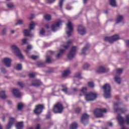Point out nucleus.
Instances as JSON below:
<instances>
[{"label":"nucleus","instance_id":"f257e3e1","mask_svg":"<svg viewBox=\"0 0 129 129\" xmlns=\"http://www.w3.org/2000/svg\"><path fill=\"white\" fill-rule=\"evenodd\" d=\"M63 109H64V107L62 103L58 102L54 105L52 108V111L54 113H62L63 112Z\"/></svg>","mask_w":129,"mask_h":129},{"label":"nucleus","instance_id":"f03ea898","mask_svg":"<svg viewBox=\"0 0 129 129\" xmlns=\"http://www.w3.org/2000/svg\"><path fill=\"white\" fill-rule=\"evenodd\" d=\"M104 90V97L105 98H110L111 95L110 94V91L111 88L110 85L109 84H106L104 86L102 87Z\"/></svg>","mask_w":129,"mask_h":129},{"label":"nucleus","instance_id":"7ed1b4c3","mask_svg":"<svg viewBox=\"0 0 129 129\" xmlns=\"http://www.w3.org/2000/svg\"><path fill=\"white\" fill-rule=\"evenodd\" d=\"M71 44H72V40L69 39V41L67 42V45L63 46V47L65 49H60L59 51V53H58L57 55L56 56V58H60L62 54H63V53H64V52L66 51V50H68V49H69V47H70V45H71Z\"/></svg>","mask_w":129,"mask_h":129},{"label":"nucleus","instance_id":"20e7f679","mask_svg":"<svg viewBox=\"0 0 129 129\" xmlns=\"http://www.w3.org/2000/svg\"><path fill=\"white\" fill-rule=\"evenodd\" d=\"M119 36L117 35H114L111 37H105L104 41L105 42H108L110 43H113L115 42V41H117V40H119Z\"/></svg>","mask_w":129,"mask_h":129},{"label":"nucleus","instance_id":"39448f33","mask_svg":"<svg viewBox=\"0 0 129 129\" xmlns=\"http://www.w3.org/2000/svg\"><path fill=\"white\" fill-rule=\"evenodd\" d=\"M11 48L18 58L20 59H24V56H23V54L21 53V50H20V49H19L18 46L16 45H12L11 46Z\"/></svg>","mask_w":129,"mask_h":129},{"label":"nucleus","instance_id":"423d86ee","mask_svg":"<svg viewBox=\"0 0 129 129\" xmlns=\"http://www.w3.org/2000/svg\"><path fill=\"white\" fill-rule=\"evenodd\" d=\"M103 112H106V109L97 108L94 110V114L95 117H102L103 116Z\"/></svg>","mask_w":129,"mask_h":129},{"label":"nucleus","instance_id":"0eeeda50","mask_svg":"<svg viewBox=\"0 0 129 129\" xmlns=\"http://www.w3.org/2000/svg\"><path fill=\"white\" fill-rule=\"evenodd\" d=\"M76 51H77V47L76 46H73L70 51L69 52V54L68 55V57L70 60H72V59H73L74 58V56H75V54H76Z\"/></svg>","mask_w":129,"mask_h":129},{"label":"nucleus","instance_id":"6e6552de","mask_svg":"<svg viewBox=\"0 0 129 129\" xmlns=\"http://www.w3.org/2000/svg\"><path fill=\"white\" fill-rule=\"evenodd\" d=\"M119 105V103H114V110L115 112H121V113H123L126 111V110L125 109H123L122 108H118V106Z\"/></svg>","mask_w":129,"mask_h":129},{"label":"nucleus","instance_id":"1a4fd4ad","mask_svg":"<svg viewBox=\"0 0 129 129\" xmlns=\"http://www.w3.org/2000/svg\"><path fill=\"white\" fill-rule=\"evenodd\" d=\"M44 108V107L43 105L42 104L37 105L36 106L35 110H34V113H35V114H40V113H41V112H42Z\"/></svg>","mask_w":129,"mask_h":129},{"label":"nucleus","instance_id":"9d476101","mask_svg":"<svg viewBox=\"0 0 129 129\" xmlns=\"http://www.w3.org/2000/svg\"><path fill=\"white\" fill-rule=\"evenodd\" d=\"M89 118V115L84 113L83 114L81 118V121L82 123L84 124L85 125L86 124H87L88 123V119Z\"/></svg>","mask_w":129,"mask_h":129},{"label":"nucleus","instance_id":"9b49d317","mask_svg":"<svg viewBox=\"0 0 129 129\" xmlns=\"http://www.w3.org/2000/svg\"><path fill=\"white\" fill-rule=\"evenodd\" d=\"M12 93L15 97H16L17 98H20V97L22 96L20 90L18 89H13L12 90Z\"/></svg>","mask_w":129,"mask_h":129},{"label":"nucleus","instance_id":"f8f14e48","mask_svg":"<svg viewBox=\"0 0 129 129\" xmlns=\"http://www.w3.org/2000/svg\"><path fill=\"white\" fill-rule=\"evenodd\" d=\"M78 32L79 34L83 36V35H85L86 34V29L83 26H79L78 28Z\"/></svg>","mask_w":129,"mask_h":129},{"label":"nucleus","instance_id":"ddd939ff","mask_svg":"<svg viewBox=\"0 0 129 129\" xmlns=\"http://www.w3.org/2000/svg\"><path fill=\"white\" fill-rule=\"evenodd\" d=\"M67 28L70 30V31H67V34L68 37H70L71 36V33L73 32V27L72 26V24H71V22H69L68 24L67 25Z\"/></svg>","mask_w":129,"mask_h":129},{"label":"nucleus","instance_id":"4468645a","mask_svg":"<svg viewBox=\"0 0 129 129\" xmlns=\"http://www.w3.org/2000/svg\"><path fill=\"white\" fill-rule=\"evenodd\" d=\"M14 122H15V118L13 117H10L9 118V121L8 122V124L6 126V129H11V128L12 127V125L14 124Z\"/></svg>","mask_w":129,"mask_h":129},{"label":"nucleus","instance_id":"2eb2a0df","mask_svg":"<svg viewBox=\"0 0 129 129\" xmlns=\"http://www.w3.org/2000/svg\"><path fill=\"white\" fill-rule=\"evenodd\" d=\"M3 62L6 67H10L12 64V59L9 58H5L3 60Z\"/></svg>","mask_w":129,"mask_h":129},{"label":"nucleus","instance_id":"dca6fc26","mask_svg":"<svg viewBox=\"0 0 129 129\" xmlns=\"http://www.w3.org/2000/svg\"><path fill=\"white\" fill-rule=\"evenodd\" d=\"M97 73H105L106 69L103 67H99L96 70Z\"/></svg>","mask_w":129,"mask_h":129},{"label":"nucleus","instance_id":"f3484780","mask_svg":"<svg viewBox=\"0 0 129 129\" xmlns=\"http://www.w3.org/2000/svg\"><path fill=\"white\" fill-rule=\"evenodd\" d=\"M89 44L87 43L86 44V45L85 46V47L84 48L82 49V52L81 53V55H86V54L85 53V52H86V51H87V50H88V48H89Z\"/></svg>","mask_w":129,"mask_h":129},{"label":"nucleus","instance_id":"a211bd4d","mask_svg":"<svg viewBox=\"0 0 129 129\" xmlns=\"http://www.w3.org/2000/svg\"><path fill=\"white\" fill-rule=\"evenodd\" d=\"M16 128L17 129H23L24 128V122H19L16 123Z\"/></svg>","mask_w":129,"mask_h":129},{"label":"nucleus","instance_id":"6ab92c4d","mask_svg":"<svg viewBox=\"0 0 129 129\" xmlns=\"http://www.w3.org/2000/svg\"><path fill=\"white\" fill-rule=\"evenodd\" d=\"M41 81L40 80H35L34 81V83H33L31 85H30L31 86H40L41 84Z\"/></svg>","mask_w":129,"mask_h":129},{"label":"nucleus","instance_id":"aec40b11","mask_svg":"<svg viewBox=\"0 0 129 129\" xmlns=\"http://www.w3.org/2000/svg\"><path fill=\"white\" fill-rule=\"evenodd\" d=\"M122 20H123V16H122V15H118L117 16V20L116 21V23L119 24V23H121Z\"/></svg>","mask_w":129,"mask_h":129},{"label":"nucleus","instance_id":"412c9836","mask_svg":"<svg viewBox=\"0 0 129 129\" xmlns=\"http://www.w3.org/2000/svg\"><path fill=\"white\" fill-rule=\"evenodd\" d=\"M31 30L29 29H25L24 31V36L25 37H30L31 36Z\"/></svg>","mask_w":129,"mask_h":129},{"label":"nucleus","instance_id":"4be33fe9","mask_svg":"<svg viewBox=\"0 0 129 129\" xmlns=\"http://www.w3.org/2000/svg\"><path fill=\"white\" fill-rule=\"evenodd\" d=\"M85 99H86V100H87V101H92V100H91V99H92V98H91V96L90 95V93L85 94Z\"/></svg>","mask_w":129,"mask_h":129},{"label":"nucleus","instance_id":"5701e85b","mask_svg":"<svg viewBox=\"0 0 129 129\" xmlns=\"http://www.w3.org/2000/svg\"><path fill=\"white\" fill-rule=\"evenodd\" d=\"M0 98L2 99H6L7 95H6V92L2 91L0 92Z\"/></svg>","mask_w":129,"mask_h":129},{"label":"nucleus","instance_id":"b1692460","mask_svg":"<svg viewBox=\"0 0 129 129\" xmlns=\"http://www.w3.org/2000/svg\"><path fill=\"white\" fill-rule=\"evenodd\" d=\"M90 94L91 95V99L90 100L93 101V100H95L96 99V98L97 97V95L94 93H90Z\"/></svg>","mask_w":129,"mask_h":129},{"label":"nucleus","instance_id":"393cba45","mask_svg":"<svg viewBox=\"0 0 129 129\" xmlns=\"http://www.w3.org/2000/svg\"><path fill=\"white\" fill-rule=\"evenodd\" d=\"M70 74V70H67L64 71L62 73V77H66V76H68Z\"/></svg>","mask_w":129,"mask_h":129},{"label":"nucleus","instance_id":"a878e982","mask_svg":"<svg viewBox=\"0 0 129 129\" xmlns=\"http://www.w3.org/2000/svg\"><path fill=\"white\" fill-rule=\"evenodd\" d=\"M51 58L52 56L51 55H46V62L48 63L49 64L52 63Z\"/></svg>","mask_w":129,"mask_h":129},{"label":"nucleus","instance_id":"bb28decb","mask_svg":"<svg viewBox=\"0 0 129 129\" xmlns=\"http://www.w3.org/2000/svg\"><path fill=\"white\" fill-rule=\"evenodd\" d=\"M78 126V124H77V123L74 122L71 125L70 128L71 129H77Z\"/></svg>","mask_w":129,"mask_h":129},{"label":"nucleus","instance_id":"cd10ccee","mask_svg":"<svg viewBox=\"0 0 129 129\" xmlns=\"http://www.w3.org/2000/svg\"><path fill=\"white\" fill-rule=\"evenodd\" d=\"M109 3L111 7H116V3L115 0H109Z\"/></svg>","mask_w":129,"mask_h":129},{"label":"nucleus","instance_id":"c85d7f7f","mask_svg":"<svg viewBox=\"0 0 129 129\" xmlns=\"http://www.w3.org/2000/svg\"><path fill=\"white\" fill-rule=\"evenodd\" d=\"M114 79L116 83L118 84H120L121 82V79H120V78L115 76Z\"/></svg>","mask_w":129,"mask_h":129},{"label":"nucleus","instance_id":"c756f323","mask_svg":"<svg viewBox=\"0 0 129 129\" xmlns=\"http://www.w3.org/2000/svg\"><path fill=\"white\" fill-rule=\"evenodd\" d=\"M36 26V24L34 23V22H32L29 25V30L32 31V30H34V28Z\"/></svg>","mask_w":129,"mask_h":129},{"label":"nucleus","instance_id":"7c9ffc66","mask_svg":"<svg viewBox=\"0 0 129 129\" xmlns=\"http://www.w3.org/2000/svg\"><path fill=\"white\" fill-rule=\"evenodd\" d=\"M87 91V88L86 87H83L81 89V92L82 93V94H85L86 93V92Z\"/></svg>","mask_w":129,"mask_h":129},{"label":"nucleus","instance_id":"2f4dec72","mask_svg":"<svg viewBox=\"0 0 129 129\" xmlns=\"http://www.w3.org/2000/svg\"><path fill=\"white\" fill-rule=\"evenodd\" d=\"M61 87H62V89L61 91L64 92V93H67L68 92V88H67L65 86L62 85Z\"/></svg>","mask_w":129,"mask_h":129},{"label":"nucleus","instance_id":"473e14b6","mask_svg":"<svg viewBox=\"0 0 129 129\" xmlns=\"http://www.w3.org/2000/svg\"><path fill=\"white\" fill-rule=\"evenodd\" d=\"M37 66L38 67H45V63L42 62H37Z\"/></svg>","mask_w":129,"mask_h":129},{"label":"nucleus","instance_id":"72a5a7b5","mask_svg":"<svg viewBox=\"0 0 129 129\" xmlns=\"http://www.w3.org/2000/svg\"><path fill=\"white\" fill-rule=\"evenodd\" d=\"M75 77L79 78V79H82V77L81 76V74L80 73H77L75 75Z\"/></svg>","mask_w":129,"mask_h":129},{"label":"nucleus","instance_id":"f704fd0d","mask_svg":"<svg viewBox=\"0 0 129 129\" xmlns=\"http://www.w3.org/2000/svg\"><path fill=\"white\" fill-rule=\"evenodd\" d=\"M23 107H24V104H23V103H18V109H19V110H21V109H22Z\"/></svg>","mask_w":129,"mask_h":129},{"label":"nucleus","instance_id":"c9c22d12","mask_svg":"<svg viewBox=\"0 0 129 129\" xmlns=\"http://www.w3.org/2000/svg\"><path fill=\"white\" fill-rule=\"evenodd\" d=\"M44 19L46 20V21H50L51 20V17L50 15H46L44 16Z\"/></svg>","mask_w":129,"mask_h":129},{"label":"nucleus","instance_id":"e433bc0d","mask_svg":"<svg viewBox=\"0 0 129 129\" xmlns=\"http://www.w3.org/2000/svg\"><path fill=\"white\" fill-rule=\"evenodd\" d=\"M28 76L30 78H34L36 76V74L35 73H30L28 74Z\"/></svg>","mask_w":129,"mask_h":129},{"label":"nucleus","instance_id":"4c0bfd02","mask_svg":"<svg viewBox=\"0 0 129 129\" xmlns=\"http://www.w3.org/2000/svg\"><path fill=\"white\" fill-rule=\"evenodd\" d=\"M22 67L21 64H17L16 68V70H18V71L22 70Z\"/></svg>","mask_w":129,"mask_h":129},{"label":"nucleus","instance_id":"58836bf2","mask_svg":"<svg viewBox=\"0 0 129 129\" xmlns=\"http://www.w3.org/2000/svg\"><path fill=\"white\" fill-rule=\"evenodd\" d=\"M63 2H64V0H60L59 3V6L61 11H62V9L63 8Z\"/></svg>","mask_w":129,"mask_h":129},{"label":"nucleus","instance_id":"ea45409f","mask_svg":"<svg viewBox=\"0 0 129 129\" xmlns=\"http://www.w3.org/2000/svg\"><path fill=\"white\" fill-rule=\"evenodd\" d=\"M29 50H32V45H29L27 46V49L25 50L26 53H29Z\"/></svg>","mask_w":129,"mask_h":129},{"label":"nucleus","instance_id":"a19ab883","mask_svg":"<svg viewBox=\"0 0 129 129\" xmlns=\"http://www.w3.org/2000/svg\"><path fill=\"white\" fill-rule=\"evenodd\" d=\"M89 64L88 63H85L84 66H83V69H85V70H87V69H88L89 68Z\"/></svg>","mask_w":129,"mask_h":129},{"label":"nucleus","instance_id":"79ce46f5","mask_svg":"<svg viewBox=\"0 0 129 129\" xmlns=\"http://www.w3.org/2000/svg\"><path fill=\"white\" fill-rule=\"evenodd\" d=\"M18 85H19L21 88H24V87H25V84H23V83L21 82H18Z\"/></svg>","mask_w":129,"mask_h":129},{"label":"nucleus","instance_id":"37998d69","mask_svg":"<svg viewBox=\"0 0 129 129\" xmlns=\"http://www.w3.org/2000/svg\"><path fill=\"white\" fill-rule=\"evenodd\" d=\"M22 45H25L26 44H28V39L27 38L22 39Z\"/></svg>","mask_w":129,"mask_h":129},{"label":"nucleus","instance_id":"c03bdc74","mask_svg":"<svg viewBox=\"0 0 129 129\" xmlns=\"http://www.w3.org/2000/svg\"><path fill=\"white\" fill-rule=\"evenodd\" d=\"M7 7L9 9H12V8H14V4L12 3H9L7 5Z\"/></svg>","mask_w":129,"mask_h":129},{"label":"nucleus","instance_id":"a18cd8bd","mask_svg":"<svg viewBox=\"0 0 129 129\" xmlns=\"http://www.w3.org/2000/svg\"><path fill=\"white\" fill-rule=\"evenodd\" d=\"M88 84L89 87H91V88L94 87V83H93V82H89Z\"/></svg>","mask_w":129,"mask_h":129},{"label":"nucleus","instance_id":"49530a36","mask_svg":"<svg viewBox=\"0 0 129 129\" xmlns=\"http://www.w3.org/2000/svg\"><path fill=\"white\" fill-rule=\"evenodd\" d=\"M24 23V21L21 19L18 20L17 23H16V25H22Z\"/></svg>","mask_w":129,"mask_h":129},{"label":"nucleus","instance_id":"de8ad7c7","mask_svg":"<svg viewBox=\"0 0 129 129\" xmlns=\"http://www.w3.org/2000/svg\"><path fill=\"white\" fill-rule=\"evenodd\" d=\"M117 74H121L122 73V69H118L116 71Z\"/></svg>","mask_w":129,"mask_h":129},{"label":"nucleus","instance_id":"09e8293b","mask_svg":"<svg viewBox=\"0 0 129 129\" xmlns=\"http://www.w3.org/2000/svg\"><path fill=\"white\" fill-rule=\"evenodd\" d=\"M80 111H81V108H77L75 109L76 113H80Z\"/></svg>","mask_w":129,"mask_h":129},{"label":"nucleus","instance_id":"8fccbe9b","mask_svg":"<svg viewBox=\"0 0 129 129\" xmlns=\"http://www.w3.org/2000/svg\"><path fill=\"white\" fill-rule=\"evenodd\" d=\"M51 28H52V30L53 31V32H56V25L53 24L51 26Z\"/></svg>","mask_w":129,"mask_h":129},{"label":"nucleus","instance_id":"3c124183","mask_svg":"<svg viewBox=\"0 0 129 129\" xmlns=\"http://www.w3.org/2000/svg\"><path fill=\"white\" fill-rule=\"evenodd\" d=\"M31 58L33 60H37V59H38V56L33 55L31 56Z\"/></svg>","mask_w":129,"mask_h":129},{"label":"nucleus","instance_id":"603ef678","mask_svg":"<svg viewBox=\"0 0 129 129\" xmlns=\"http://www.w3.org/2000/svg\"><path fill=\"white\" fill-rule=\"evenodd\" d=\"M40 35H44L45 34V30H44L43 28L41 29V30L40 31Z\"/></svg>","mask_w":129,"mask_h":129},{"label":"nucleus","instance_id":"864d4df0","mask_svg":"<svg viewBox=\"0 0 129 129\" xmlns=\"http://www.w3.org/2000/svg\"><path fill=\"white\" fill-rule=\"evenodd\" d=\"M7 32V29L5 28L4 29H3V30L2 31V35H6V33Z\"/></svg>","mask_w":129,"mask_h":129},{"label":"nucleus","instance_id":"5fc2aeb1","mask_svg":"<svg viewBox=\"0 0 129 129\" xmlns=\"http://www.w3.org/2000/svg\"><path fill=\"white\" fill-rule=\"evenodd\" d=\"M1 72H2V73H7V71L5 69L1 68Z\"/></svg>","mask_w":129,"mask_h":129},{"label":"nucleus","instance_id":"6e6d98bb","mask_svg":"<svg viewBox=\"0 0 129 129\" xmlns=\"http://www.w3.org/2000/svg\"><path fill=\"white\" fill-rule=\"evenodd\" d=\"M46 119H50L51 118V115L50 114L46 115Z\"/></svg>","mask_w":129,"mask_h":129},{"label":"nucleus","instance_id":"4d7b16f0","mask_svg":"<svg viewBox=\"0 0 129 129\" xmlns=\"http://www.w3.org/2000/svg\"><path fill=\"white\" fill-rule=\"evenodd\" d=\"M34 14H31L30 18H29V20L30 21H32V20H33V19H34Z\"/></svg>","mask_w":129,"mask_h":129},{"label":"nucleus","instance_id":"13d9d810","mask_svg":"<svg viewBox=\"0 0 129 129\" xmlns=\"http://www.w3.org/2000/svg\"><path fill=\"white\" fill-rule=\"evenodd\" d=\"M34 14H31L30 18H29V20L30 21H32V20H33V19H34Z\"/></svg>","mask_w":129,"mask_h":129},{"label":"nucleus","instance_id":"bf43d9fd","mask_svg":"<svg viewBox=\"0 0 129 129\" xmlns=\"http://www.w3.org/2000/svg\"><path fill=\"white\" fill-rule=\"evenodd\" d=\"M36 129H41V125H40V124H38L36 125Z\"/></svg>","mask_w":129,"mask_h":129},{"label":"nucleus","instance_id":"052dcab7","mask_svg":"<svg viewBox=\"0 0 129 129\" xmlns=\"http://www.w3.org/2000/svg\"><path fill=\"white\" fill-rule=\"evenodd\" d=\"M47 1L49 4H52V3H54V1H55V0H47Z\"/></svg>","mask_w":129,"mask_h":129},{"label":"nucleus","instance_id":"680f3d73","mask_svg":"<svg viewBox=\"0 0 129 129\" xmlns=\"http://www.w3.org/2000/svg\"><path fill=\"white\" fill-rule=\"evenodd\" d=\"M48 54H50V55H52V54H54V51L52 50H49L48 51Z\"/></svg>","mask_w":129,"mask_h":129},{"label":"nucleus","instance_id":"e2e57ef3","mask_svg":"<svg viewBox=\"0 0 129 129\" xmlns=\"http://www.w3.org/2000/svg\"><path fill=\"white\" fill-rule=\"evenodd\" d=\"M56 27H60V25H61V22H56Z\"/></svg>","mask_w":129,"mask_h":129},{"label":"nucleus","instance_id":"0e129e2a","mask_svg":"<svg viewBox=\"0 0 129 129\" xmlns=\"http://www.w3.org/2000/svg\"><path fill=\"white\" fill-rule=\"evenodd\" d=\"M73 91H74V92H76L77 91V88H74L73 89Z\"/></svg>","mask_w":129,"mask_h":129},{"label":"nucleus","instance_id":"69168bd1","mask_svg":"<svg viewBox=\"0 0 129 129\" xmlns=\"http://www.w3.org/2000/svg\"><path fill=\"white\" fill-rule=\"evenodd\" d=\"M108 124H109V126H112L113 124L112 122H108Z\"/></svg>","mask_w":129,"mask_h":129},{"label":"nucleus","instance_id":"338daca9","mask_svg":"<svg viewBox=\"0 0 129 129\" xmlns=\"http://www.w3.org/2000/svg\"><path fill=\"white\" fill-rule=\"evenodd\" d=\"M126 44L127 46H129V40L126 41Z\"/></svg>","mask_w":129,"mask_h":129},{"label":"nucleus","instance_id":"774afa93","mask_svg":"<svg viewBox=\"0 0 129 129\" xmlns=\"http://www.w3.org/2000/svg\"><path fill=\"white\" fill-rule=\"evenodd\" d=\"M46 29H49V24H46L45 26Z\"/></svg>","mask_w":129,"mask_h":129}]
</instances>
